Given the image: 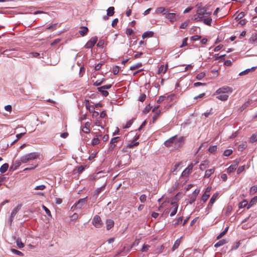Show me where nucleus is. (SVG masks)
I'll list each match as a JSON object with an SVG mask.
<instances>
[{
    "label": "nucleus",
    "instance_id": "51",
    "mask_svg": "<svg viewBox=\"0 0 257 257\" xmlns=\"http://www.w3.org/2000/svg\"><path fill=\"white\" fill-rule=\"evenodd\" d=\"M201 38V37L200 36L198 35H195L194 36L191 37V40L192 41H197L199 40Z\"/></svg>",
    "mask_w": 257,
    "mask_h": 257
},
{
    "label": "nucleus",
    "instance_id": "45",
    "mask_svg": "<svg viewBox=\"0 0 257 257\" xmlns=\"http://www.w3.org/2000/svg\"><path fill=\"white\" fill-rule=\"evenodd\" d=\"M104 81V79L103 78L101 80H97L95 82H94V85L99 86Z\"/></svg>",
    "mask_w": 257,
    "mask_h": 257
},
{
    "label": "nucleus",
    "instance_id": "32",
    "mask_svg": "<svg viewBox=\"0 0 257 257\" xmlns=\"http://www.w3.org/2000/svg\"><path fill=\"white\" fill-rule=\"evenodd\" d=\"M249 141L250 143H253L257 141V134H252L250 137Z\"/></svg>",
    "mask_w": 257,
    "mask_h": 257
},
{
    "label": "nucleus",
    "instance_id": "16",
    "mask_svg": "<svg viewBox=\"0 0 257 257\" xmlns=\"http://www.w3.org/2000/svg\"><path fill=\"white\" fill-rule=\"evenodd\" d=\"M118 140H119V137H114L111 140L110 146V148H109L110 150H112L115 147V143L117 142L118 141Z\"/></svg>",
    "mask_w": 257,
    "mask_h": 257
},
{
    "label": "nucleus",
    "instance_id": "34",
    "mask_svg": "<svg viewBox=\"0 0 257 257\" xmlns=\"http://www.w3.org/2000/svg\"><path fill=\"white\" fill-rule=\"evenodd\" d=\"M142 66V63H139L133 65L130 67V69L132 70H136Z\"/></svg>",
    "mask_w": 257,
    "mask_h": 257
},
{
    "label": "nucleus",
    "instance_id": "54",
    "mask_svg": "<svg viewBox=\"0 0 257 257\" xmlns=\"http://www.w3.org/2000/svg\"><path fill=\"white\" fill-rule=\"evenodd\" d=\"M149 247H150V246L149 245L145 244L142 247L141 250L143 252H146L148 250Z\"/></svg>",
    "mask_w": 257,
    "mask_h": 257
},
{
    "label": "nucleus",
    "instance_id": "25",
    "mask_svg": "<svg viewBox=\"0 0 257 257\" xmlns=\"http://www.w3.org/2000/svg\"><path fill=\"white\" fill-rule=\"evenodd\" d=\"M9 168V164L5 163L3 164L0 168V172L2 173L6 172Z\"/></svg>",
    "mask_w": 257,
    "mask_h": 257
},
{
    "label": "nucleus",
    "instance_id": "43",
    "mask_svg": "<svg viewBox=\"0 0 257 257\" xmlns=\"http://www.w3.org/2000/svg\"><path fill=\"white\" fill-rule=\"evenodd\" d=\"M188 23H189V20H187L185 22H184V23H183L180 26V29H185L188 25Z\"/></svg>",
    "mask_w": 257,
    "mask_h": 257
},
{
    "label": "nucleus",
    "instance_id": "60",
    "mask_svg": "<svg viewBox=\"0 0 257 257\" xmlns=\"http://www.w3.org/2000/svg\"><path fill=\"white\" fill-rule=\"evenodd\" d=\"M182 220H183V217H180L178 218V219L177 220L176 222H175V225L176 226L177 225H178L179 224L181 223L182 222Z\"/></svg>",
    "mask_w": 257,
    "mask_h": 257
},
{
    "label": "nucleus",
    "instance_id": "3",
    "mask_svg": "<svg viewBox=\"0 0 257 257\" xmlns=\"http://www.w3.org/2000/svg\"><path fill=\"white\" fill-rule=\"evenodd\" d=\"M183 140V137L177 138L176 136H175L165 141L164 144L167 147H173L175 148H178L181 146Z\"/></svg>",
    "mask_w": 257,
    "mask_h": 257
},
{
    "label": "nucleus",
    "instance_id": "33",
    "mask_svg": "<svg viewBox=\"0 0 257 257\" xmlns=\"http://www.w3.org/2000/svg\"><path fill=\"white\" fill-rule=\"evenodd\" d=\"M248 205V202L246 200H243L239 204V208H244Z\"/></svg>",
    "mask_w": 257,
    "mask_h": 257
},
{
    "label": "nucleus",
    "instance_id": "31",
    "mask_svg": "<svg viewBox=\"0 0 257 257\" xmlns=\"http://www.w3.org/2000/svg\"><path fill=\"white\" fill-rule=\"evenodd\" d=\"M216 197H217V195L215 194H214L212 196L211 198L210 199V200L209 201V204H208L209 207H211L212 206V204L214 203L215 200H216Z\"/></svg>",
    "mask_w": 257,
    "mask_h": 257
},
{
    "label": "nucleus",
    "instance_id": "13",
    "mask_svg": "<svg viewBox=\"0 0 257 257\" xmlns=\"http://www.w3.org/2000/svg\"><path fill=\"white\" fill-rule=\"evenodd\" d=\"M23 164L21 162V158L20 160H16L13 162V164L10 167V170L11 171H14L17 170L20 165Z\"/></svg>",
    "mask_w": 257,
    "mask_h": 257
},
{
    "label": "nucleus",
    "instance_id": "7",
    "mask_svg": "<svg viewBox=\"0 0 257 257\" xmlns=\"http://www.w3.org/2000/svg\"><path fill=\"white\" fill-rule=\"evenodd\" d=\"M93 225L97 228H100L102 225L100 217L98 215H95L92 219Z\"/></svg>",
    "mask_w": 257,
    "mask_h": 257
},
{
    "label": "nucleus",
    "instance_id": "48",
    "mask_svg": "<svg viewBox=\"0 0 257 257\" xmlns=\"http://www.w3.org/2000/svg\"><path fill=\"white\" fill-rule=\"evenodd\" d=\"M45 188H46V186H45V185H39V186H36V187L35 188V190H44Z\"/></svg>",
    "mask_w": 257,
    "mask_h": 257
},
{
    "label": "nucleus",
    "instance_id": "10",
    "mask_svg": "<svg viewBox=\"0 0 257 257\" xmlns=\"http://www.w3.org/2000/svg\"><path fill=\"white\" fill-rule=\"evenodd\" d=\"M194 167L193 163L190 164L182 172L181 176L186 177L188 176L191 172Z\"/></svg>",
    "mask_w": 257,
    "mask_h": 257
},
{
    "label": "nucleus",
    "instance_id": "12",
    "mask_svg": "<svg viewBox=\"0 0 257 257\" xmlns=\"http://www.w3.org/2000/svg\"><path fill=\"white\" fill-rule=\"evenodd\" d=\"M238 165V161H235L227 169V172L230 174L234 171Z\"/></svg>",
    "mask_w": 257,
    "mask_h": 257
},
{
    "label": "nucleus",
    "instance_id": "20",
    "mask_svg": "<svg viewBox=\"0 0 257 257\" xmlns=\"http://www.w3.org/2000/svg\"><path fill=\"white\" fill-rule=\"evenodd\" d=\"M168 10V9H165L164 7H160L156 10V12L158 14L161 13L163 15H165Z\"/></svg>",
    "mask_w": 257,
    "mask_h": 257
},
{
    "label": "nucleus",
    "instance_id": "58",
    "mask_svg": "<svg viewBox=\"0 0 257 257\" xmlns=\"http://www.w3.org/2000/svg\"><path fill=\"white\" fill-rule=\"evenodd\" d=\"M61 41V39H57L53 41V42L51 43V46H54L56 45L57 44L59 43Z\"/></svg>",
    "mask_w": 257,
    "mask_h": 257
},
{
    "label": "nucleus",
    "instance_id": "27",
    "mask_svg": "<svg viewBox=\"0 0 257 257\" xmlns=\"http://www.w3.org/2000/svg\"><path fill=\"white\" fill-rule=\"evenodd\" d=\"M114 13V8L110 7L107 10V15L108 16H112Z\"/></svg>",
    "mask_w": 257,
    "mask_h": 257
},
{
    "label": "nucleus",
    "instance_id": "9",
    "mask_svg": "<svg viewBox=\"0 0 257 257\" xmlns=\"http://www.w3.org/2000/svg\"><path fill=\"white\" fill-rule=\"evenodd\" d=\"M22 207V204L18 205L17 207H16L12 211L10 217L9 218V222L10 223L12 222L13 221V219L15 216V215L17 214V213L19 211V210L21 209Z\"/></svg>",
    "mask_w": 257,
    "mask_h": 257
},
{
    "label": "nucleus",
    "instance_id": "17",
    "mask_svg": "<svg viewBox=\"0 0 257 257\" xmlns=\"http://www.w3.org/2000/svg\"><path fill=\"white\" fill-rule=\"evenodd\" d=\"M257 203V196H254L252 198L249 203H248V205L247 206V209H249L251 206H252L254 204Z\"/></svg>",
    "mask_w": 257,
    "mask_h": 257
},
{
    "label": "nucleus",
    "instance_id": "15",
    "mask_svg": "<svg viewBox=\"0 0 257 257\" xmlns=\"http://www.w3.org/2000/svg\"><path fill=\"white\" fill-rule=\"evenodd\" d=\"M114 221L111 219H107L106 221V226L107 230H109L114 226Z\"/></svg>",
    "mask_w": 257,
    "mask_h": 257
},
{
    "label": "nucleus",
    "instance_id": "62",
    "mask_svg": "<svg viewBox=\"0 0 257 257\" xmlns=\"http://www.w3.org/2000/svg\"><path fill=\"white\" fill-rule=\"evenodd\" d=\"M118 22V19L116 18L113 20L111 23V26L112 27H114L117 24Z\"/></svg>",
    "mask_w": 257,
    "mask_h": 257
},
{
    "label": "nucleus",
    "instance_id": "53",
    "mask_svg": "<svg viewBox=\"0 0 257 257\" xmlns=\"http://www.w3.org/2000/svg\"><path fill=\"white\" fill-rule=\"evenodd\" d=\"M82 131L85 134H88L90 132V130L87 126H84L82 128Z\"/></svg>",
    "mask_w": 257,
    "mask_h": 257
},
{
    "label": "nucleus",
    "instance_id": "63",
    "mask_svg": "<svg viewBox=\"0 0 257 257\" xmlns=\"http://www.w3.org/2000/svg\"><path fill=\"white\" fill-rule=\"evenodd\" d=\"M240 245V242L239 241L236 242L234 245L232 246L231 249H237Z\"/></svg>",
    "mask_w": 257,
    "mask_h": 257
},
{
    "label": "nucleus",
    "instance_id": "5",
    "mask_svg": "<svg viewBox=\"0 0 257 257\" xmlns=\"http://www.w3.org/2000/svg\"><path fill=\"white\" fill-rule=\"evenodd\" d=\"M87 197L80 199L77 202H76L74 205L72 206L71 207L72 209H74L75 208H79L81 209L82 206L86 203L87 202Z\"/></svg>",
    "mask_w": 257,
    "mask_h": 257
},
{
    "label": "nucleus",
    "instance_id": "49",
    "mask_svg": "<svg viewBox=\"0 0 257 257\" xmlns=\"http://www.w3.org/2000/svg\"><path fill=\"white\" fill-rule=\"evenodd\" d=\"M42 208L44 209V210L45 211L46 213L49 216H51V212L44 205L42 206Z\"/></svg>",
    "mask_w": 257,
    "mask_h": 257
},
{
    "label": "nucleus",
    "instance_id": "29",
    "mask_svg": "<svg viewBox=\"0 0 257 257\" xmlns=\"http://www.w3.org/2000/svg\"><path fill=\"white\" fill-rule=\"evenodd\" d=\"M153 35V33L152 32H145L143 35L142 38L143 39L148 38V37H151Z\"/></svg>",
    "mask_w": 257,
    "mask_h": 257
},
{
    "label": "nucleus",
    "instance_id": "50",
    "mask_svg": "<svg viewBox=\"0 0 257 257\" xmlns=\"http://www.w3.org/2000/svg\"><path fill=\"white\" fill-rule=\"evenodd\" d=\"M118 72H119V67L115 66L113 68L112 72H113V74L116 75L118 73Z\"/></svg>",
    "mask_w": 257,
    "mask_h": 257
},
{
    "label": "nucleus",
    "instance_id": "11",
    "mask_svg": "<svg viewBox=\"0 0 257 257\" xmlns=\"http://www.w3.org/2000/svg\"><path fill=\"white\" fill-rule=\"evenodd\" d=\"M169 11L170 10H168L165 14V17L172 23L176 20V14L173 13H170Z\"/></svg>",
    "mask_w": 257,
    "mask_h": 257
},
{
    "label": "nucleus",
    "instance_id": "46",
    "mask_svg": "<svg viewBox=\"0 0 257 257\" xmlns=\"http://www.w3.org/2000/svg\"><path fill=\"white\" fill-rule=\"evenodd\" d=\"M40 56V54L37 52H32L29 54V57H38Z\"/></svg>",
    "mask_w": 257,
    "mask_h": 257
},
{
    "label": "nucleus",
    "instance_id": "23",
    "mask_svg": "<svg viewBox=\"0 0 257 257\" xmlns=\"http://www.w3.org/2000/svg\"><path fill=\"white\" fill-rule=\"evenodd\" d=\"M256 67H253L250 69H247L240 72L239 75L240 76L246 75L247 73H248L249 72L254 70L256 69Z\"/></svg>",
    "mask_w": 257,
    "mask_h": 257
},
{
    "label": "nucleus",
    "instance_id": "18",
    "mask_svg": "<svg viewBox=\"0 0 257 257\" xmlns=\"http://www.w3.org/2000/svg\"><path fill=\"white\" fill-rule=\"evenodd\" d=\"M209 167V162L207 160L204 161L200 165V169L203 170Z\"/></svg>",
    "mask_w": 257,
    "mask_h": 257
},
{
    "label": "nucleus",
    "instance_id": "41",
    "mask_svg": "<svg viewBox=\"0 0 257 257\" xmlns=\"http://www.w3.org/2000/svg\"><path fill=\"white\" fill-rule=\"evenodd\" d=\"M205 76V73L204 72H201L199 74H197L196 76V78L198 80H201Z\"/></svg>",
    "mask_w": 257,
    "mask_h": 257
},
{
    "label": "nucleus",
    "instance_id": "39",
    "mask_svg": "<svg viewBox=\"0 0 257 257\" xmlns=\"http://www.w3.org/2000/svg\"><path fill=\"white\" fill-rule=\"evenodd\" d=\"M11 251L14 253H15L16 254H17L18 255H20V256H23L24 255L23 252H22L21 251H19L18 250L14 249V248L11 249Z\"/></svg>",
    "mask_w": 257,
    "mask_h": 257
},
{
    "label": "nucleus",
    "instance_id": "30",
    "mask_svg": "<svg viewBox=\"0 0 257 257\" xmlns=\"http://www.w3.org/2000/svg\"><path fill=\"white\" fill-rule=\"evenodd\" d=\"M100 143V140L99 137H96L93 139L91 142V145L92 146H95L96 145H98Z\"/></svg>",
    "mask_w": 257,
    "mask_h": 257
},
{
    "label": "nucleus",
    "instance_id": "55",
    "mask_svg": "<svg viewBox=\"0 0 257 257\" xmlns=\"http://www.w3.org/2000/svg\"><path fill=\"white\" fill-rule=\"evenodd\" d=\"M146 94H142L140 95L139 100L140 101H141V102H143L146 99Z\"/></svg>",
    "mask_w": 257,
    "mask_h": 257
},
{
    "label": "nucleus",
    "instance_id": "26",
    "mask_svg": "<svg viewBox=\"0 0 257 257\" xmlns=\"http://www.w3.org/2000/svg\"><path fill=\"white\" fill-rule=\"evenodd\" d=\"M181 238H182V237H181L176 240V241L175 242V243L172 247L173 250H174L175 249H177L179 247V246L181 243Z\"/></svg>",
    "mask_w": 257,
    "mask_h": 257
},
{
    "label": "nucleus",
    "instance_id": "57",
    "mask_svg": "<svg viewBox=\"0 0 257 257\" xmlns=\"http://www.w3.org/2000/svg\"><path fill=\"white\" fill-rule=\"evenodd\" d=\"M244 170V166H240L237 170V173L238 174L241 173Z\"/></svg>",
    "mask_w": 257,
    "mask_h": 257
},
{
    "label": "nucleus",
    "instance_id": "40",
    "mask_svg": "<svg viewBox=\"0 0 257 257\" xmlns=\"http://www.w3.org/2000/svg\"><path fill=\"white\" fill-rule=\"evenodd\" d=\"M26 133V131H25L23 133H21L19 134H18L16 136V137H17V139L14 141V142H13V143H15V142H16L17 141H18L20 138H21L22 137V136H23Z\"/></svg>",
    "mask_w": 257,
    "mask_h": 257
},
{
    "label": "nucleus",
    "instance_id": "21",
    "mask_svg": "<svg viewBox=\"0 0 257 257\" xmlns=\"http://www.w3.org/2000/svg\"><path fill=\"white\" fill-rule=\"evenodd\" d=\"M214 172V168L207 170L205 171L204 177L209 178Z\"/></svg>",
    "mask_w": 257,
    "mask_h": 257
},
{
    "label": "nucleus",
    "instance_id": "14",
    "mask_svg": "<svg viewBox=\"0 0 257 257\" xmlns=\"http://www.w3.org/2000/svg\"><path fill=\"white\" fill-rule=\"evenodd\" d=\"M168 69V65L166 64L165 66L161 65L158 69V74L160 75L164 74Z\"/></svg>",
    "mask_w": 257,
    "mask_h": 257
},
{
    "label": "nucleus",
    "instance_id": "28",
    "mask_svg": "<svg viewBox=\"0 0 257 257\" xmlns=\"http://www.w3.org/2000/svg\"><path fill=\"white\" fill-rule=\"evenodd\" d=\"M16 243H17L18 247L19 248H22L24 247V244L22 242L21 239L20 238H18L16 239Z\"/></svg>",
    "mask_w": 257,
    "mask_h": 257
},
{
    "label": "nucleus",
    "instance_id": "47",
    "mask_svg": "<svg viewBox=\"0 0 257 257\" xmlns=\"http://www.w3.org/2000/svg\"><path fill=\"white\" fill-rule=\"evenodd\" d=\"M257 192V186H252L250 189V193L254 194Z\"/></svg>",
    "mask_w": 257,
    "mask_h": 257
},
{
    "label": "nucleus",
    "instance_id": "6",
    "mask_svg": "<svg viewBox=\"0 0 257 257\" xmlns=\"http://www.w3.org/2000/svg\"><path fill=\"white\" fill-rule=\"evenodd\" d=\"M111 87V85L108 84L98 87L97 89L103 96H107L108 95V92L105 90V89H109Z\"/></svg>",
    "mask_w": 257,
    "mask_h": 257
},
{
    "label": "nucleus",
    "instance_id": "59",
    "mask_svg": "<svg viewBox=\"0 0 257 257\" xmlns=\"http://www.w3.org/2000/svg\"><path fill=\"white\" fill-rule=\"evenodd\" d=\"M133 122V120H130L128 121H127V122L124 126V128H128L129 127H130L131 125L132 124Z\"/></svg>",
    "mask_w": 257,
    "mask_h": 257
},
{
    "label": "nucleus",
    "instance_id": "35",
    "mask_svg": "<svg viewBox=\"0 0 257 257\" xmlns=\"http://www.w3.org/2000/svg\"><path fill=\"white\" fill-rule=\"evenodd\" d=\"M217 149V148L216 146H210L208 149V151L209 152V153L213 154L216 151Z\"/></svg>",
    "mask_w": 257,
    "mask_h": 257
},
{
    "label": "nucleus",
    "instance_id": "4",
    "mask_svg": "<svg viewBox=\"0 0 257 257\" xmlns=\"http://www.w3.org/2000/svg\"><path fill=\"white\" fill-rule=\"evenodd\" d=\"M214 95H215L218 99L225 101V87H222L218 89L214 94Z\"/></svg>",
    "mask_w": 257,
    "mask_h": 257
},
{
    "label": "nucleus",
    "instance_id": "2",
    "mask_svg": "<svg viewBox=\"0 0 257 257\" xmlns=\"http://www.w3.org/2000/svg\"><path fill=\"white\" fill-rule=\"evenodd\" d=\"M197 7L196 14L192 17V20L197 21H202V19L210 16L211 13L207 12L206 9L204 7Z\"/></svg>",
    "mask_w": 257,
    "mask_h": 257
},
{
    "label": "nucleus",
    "instance_id": "22",
    "mask_svg": "<svg viewBox=\"0 0 257 257\" xmlns=\"http://www.w3.org/2000/svg\"><path fill=\"white\" fill-rule=\"evenodd\" d=\"M88 31V29L86 27H81V30L79 31V34L82 36H83L85 35Z\"/></svg>",
    "mask_w": 257,
    "mask_h": 257
},
{
    "label": "nucleus",
    "instance_id": "52",
    "mask_svg": "<svg viewBox=\"0 0 257 257\" xmlns=\"http://www.w3.org/2000/svg\"><path fill=\"white\" fill-rule=\"evenodd\" d=\"M187 40H188V39L187 38H184L183 40V41H182V45H180V47L182 48L184 46H187Z\"/></svg>",
    "mask_w": 257,
    "mask_h": 257
},
{
    "label": "nucleus",
    "instance_id": "61",
    "mask_svg": "<svg viewBox=\"0 0 257 257\" xmlns=\"http://www.w3.org/2000/svg\"><path fill=\"white\" fill-rule=\"evenodd\" d=\"M78 218V214L75 213H74L71 216V220H75L76 219H77V218Z\"/></svg>",
    "mask_w": 257,
    "mask_h": 257
},
{
    "label": "nucleus",
    "instance_id": "24",
    "mask_svg": "<svg viewBox=\"0 0 257 257\" xmlns=\"http://www.w3.org/2000/svg\"><path fill=\"white\" fill-rule=\"evenodd\" d=\"M178 208V205L177 204H174L173 205V208H172V211L170 213L171 216H173L176 214V213L177 212Z\"/></svg>",
    "mask_w": 257,
    "mask_h": 257
},
{
    "label": "nucleus",
    "instance_id": "37",
    "mask_svg": "<svg viewBox=\"0 0 257 257\" xmlns=\"http://www.w3.org/2000/svg\"><path fill=\"white\" fill-rule=\"evenodd\" d=\"M224 243H225V240L222 239V240L219 241L218 242H217V243H216L214 244V247H218L219 246L223 245Z\"/></svg>",
    "mask_w": 257,
    "mask_h": 257
},
{
    "label": "nucleus",
    "instance_id": "38",
    "mask_svg": "<svg viewBox=\"0 0 257 257\" xmlns=\"http://www.w3.org/2000/svg\"><path fill=\"white\" fill-rule=\"evenodd\" d=\"M245 16V14L244 12H241L239 14H238V15L236 17L235 19L237 21H239L241 20L243 17H244Z\"/></svg>",
    "mask_w": 257,
    "mask_h": 257
},
{
    "label": "nucleus",
    "instance_id": "36",
    "mask_svg": "<svg viewBox=\"0 0 257 257\" xmlns=\"http://www.w3.org/2000/svg\"><path fill=\"white\" fill-rule=\"evenodd\" d=\"M139 145V142H136L133 141L131 143L127 145V147L129 148H133L135 146H137Z\"/></svg>",
    "mask_w": 257,
    "mask_h": 257
},
{
    "label": "nucleus",
    "instance_id": "19",
    "mask_svg": "<svg viewBox=\"0 0 257 257\" xmlns=\"http://www.w3.org/2000/svg\"><path fill=\"white\" fill-rule=\"evenodd\" d=\"M202 21L205 24L208 26H211L212 19L209 16H208L206 18H204L203 19H202Z\"/></svg>",
    "mask_w": 257,
    "mask_h": 257
},
{
    "label": "nucleus",
    "instance_id": "56",
    "mask_svg": "<svg viewBox=\"0 0 257 257\" xmlns=\"http://www.w3.org/2000/svg\"><path fill=\"white\" fill-rule=\"evenodd\" d=\"M134 33L133 30L131 28H127L126 30V34L127 35L131 36Z\"/></svg>",
    "mask_w": 257,
    "mask_h": 257
},
{
    "label": "nucleus",
    "instance_id": "42",
    "mask_svg": "<svg viewBox=\"0 0 257 257\" xmlns=\"http://www.w3.org/2000/svg\"><path fill=\"white\" fill-rule=\"evenodd\" d=\"M210 194L204 193L202 196L201 199L204 202H205L207 200Z\"/></svg>",
    "mask_w": 257,
    "mask_h": 257
},
{
    "label": "nucleus",
    "instance_id": "8",
    "mask_svg": "<svg viewBox=\"0 0 257 257\" xmlns=\"http://www.w3.org/2000/svg\"><path fill=\"white\" fill-rule=\"evenodd\" d=\"M97 41V37L96 36L92 37L85 44V47L86 49L92 48Z\"/></svg>",
    "mask_w": 257,
    "mask_h": 257
},
{
    "label": "nucleus",
    "instance_id": "1",
    "mask_svg": "<svg viewBox=\"0 0 257 257\" xmlns=\"http://www.w3.org/2000/svg\"><path fill=\"white\" fill-rule=\"evenodd\" d=\"M40 155L38 153L33 152L29 154H26L21 157V162L23 164L30 163L33 162V164H31V167L24 169V171L33 170L36 168L38 164L35 161L38 158H39Z\"/></svg>",
    "mask_w": 257,
    "mask_h": 257
},
{
    "label": "nucleus",
    "instance_id": "44",
    "mask_svg": "<svg viewBox=\"0 0 257 257\" xmlns=\"http://www.w3.org/2000/svg\"><path fill=\"white\" fill-rule=\"evenodd\" d=\"M146 200H147V196L145 194L142 195L140 197V200L142 203H145L146 201Z\"/></svg>",
    "mask_w": 257,
    "mask_h": 257
},
{
    "label": "nucleus",
    "instance_id": "64",
    "mask_svg": "<svg viewBox=\"0 0 257 257\" xmlns=\"http://www.w3.org/2000/svg\"><path fill=\"white\" fill-rule=\"evenodd\" d=\"M104 42L103 40H99L97 44V46L98 47H102L104 45Z\"/></svg>",
    "mask_w": 257,
    "mask_h": 257
}]
</instances>
